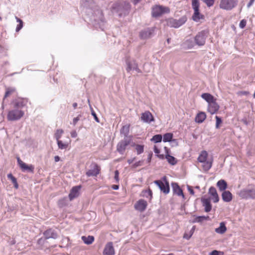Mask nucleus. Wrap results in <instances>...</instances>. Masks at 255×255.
<instances>
[{
    "label": "nucleus",
    "mask_w": 255,
    "mask_h": 255,
    "mask_svg": "<svg viewBox=\"0 0 255 255\" xmlns=\"http://www.w3.org/2000/svg\"><path fill=\"white\" fill-rule=\"evenodd\" d=\"M130 8L128 2L119 1L115 2L112 6V11L118 14L120 16L126 14Z\"/></svg>",
    "instance_id": "1"
},
{
    "label": "nucleus",
    "mask_w": 255,
    "mask_h": 255,
    "mask_svg": "<svg viewBox=\"0 0 255 255\" xmlns=\"http://www.w3.org/2000/svg\"><path fill=\"white\" fill-rule=\"evenodd\" d=\"M192 7L194 10L192 19L194 21L198 22L200 19L204 18V16L199 12L200 3L199 0H192Z\"/></svg>",
    "instance_id": "2"
},
{
    "label": "nucleus",
    "mask_w": 255,
    "mask_h": 255,
    "mask_svg": "<svg viewBox=\"0 0 255 255\" xmlns=\"http://www.w3.org/2000/svg\"><path fill=\"white\" fill-rule=\"evenodd\" d=\"M239 196L242 199H255V188L250 187L244 188L240 191Z\"/></svg>",
    "instance_id": "3"
},
{
    "label": "nucleus",
    "mask_w": 255,
    "mask_h": 255,
    "mask_svg": "<svg viewBox=\"0 0 255 255\" xmlns=\"http://www.w3.org/2000/svg\"><path fill=\"white\" fill-rule=\"evenodd\" d=\"M24 113L20 109H14L9 111L7 116V119L9 121L19 120L24 116Z\"/></svg>",
    "instance_id": "4"
},
{
    "label": "nucleus",
    "mask_w": 255,
    "mask_h": 255,
    "mask_svg": "<svg viewBox=\"0 0 255 255\" xmlns=\"http://www.w3.org/2000/svg\"><path fill=\"white\" fill-rule=\"evenodd\" d=\"M162 180H157L154 181V183L159 188L161 191L165 194H167L169 192L170 187L169 182L165 176L162 178Z\"/></svg>",
    "instance_id": "5"
},
{
    "label": "nucleus",
    "mask_w": 255,
    "mask_h": 255,
    "mask_svg": "<svg viewBox=\"0 0 255 255\" xmlns=\"http://www.w3.org/2000/svg\"><path fill=\"white\" fill-rule=\"evenodd\" d=\"M132 141V137H126L121 140L117 145V151L120 154H124L126 149Z\"/></svg>",
    "instance_id": "6"
},
{
    "label": "nucleus",
    "mask_w": 255,
    "mask_h": 255,
    "mask_svg": "<svg viewBox=\"0 0 255 255\" xmlns=\"http://www.w3.org/2000/svg\"><path fill=\"white\" fill-rule=\"evenodd\" d=\"M238 3V0H221L219 7L224 10H231L237 5Z\"/></svg>",
    "instance_id": "7"
},
{
    "label": "nucleus",
    "mask_w": 255,
    "mask_h": 255,
    "mask_svg": "<svg viewBox=\"0 0 255 255\" xmlns=\"http://www.w3.org/2000/svg\"><path fill=\"white\" fill-rule=\"evenodd\" d=\"M187 21L186 16L180 17L179 19H176L173 18H169L167 19V24L170 27L174 28H178L182 25Z\"/></svg>",
    "instance_id": "8"
},
{
    "label": "nucleus",
    "mask_w": 255,
    "mask_h": 255,
    "mask_svg": "<svg viewBox=\"0 0 255 255\" xmlns=\"http://www.w3.org/2000/svg\"><path fill=\"white\" fill-rule=\"evenodd\" d=\"M169 12L170 9L168 7L162 5H155L152 8V15L154 17H159L162 14L168 13Z\"/></svg>",
    "instance_id": "9"
},
{
    "label": "nucleus",
    "mask_w": 255,
    "mask_h": 255,
    "mask_svg": "<svg viewBox=\"0 0 255 255\" xmlns=\"http://www.w3.org/2000/svg\"><path fill=\"white\" fill-rule=\"evenodd\" d=\"M208 35V32L206 30H202L199 32L194 37V41L196 45L203 46L205 44L206 38Z\"/></svg>",
    "instance_id": "10"
},
{
    "label": "nucleus",
    "mask_w": 255,
    "mask_h": 255,
    "mask_svg": "<svg viewBox=\"0 0 255 255\" xmlns=\"http://www.w3.org/2000/svg\"><path fill=\"white\" fill-rule=\"evenodd\" d=\"M91 169L88 170L86 174L87 176H97L100 173V168L96 163H93L91 165Z\"/></svg>",
    "instance_id": "11"
},
{
    "label": "nucleus",
    "mask_w": 255,
    "mask_h": 255,
    "mask_svg": "<svg viewBox=\"0 0 255 255\" xmlns=\"http://www.w3.org/2000/svg\"><path fill=\"white\" fill-rule=\"evenodd\" d=\"M95 14H96V16L93 15V20L95 21L94 24L101 25L104 22V18L102 12L100 9H97Z\"/></svg>",
    "instance_id": "12"
},
{
    "label": "nucleus",
    "mask_w": 255,
    "mask_h": 255,
    "mask_svg": "<svg viewBox=\"0 0 255 255\" xmlns=\"http://www.w3.org/2000/svg\"><path fill=\"white\" fill-rule=\"evenodd\" d=\"M140 120L143 122L146 123H150L154 120L152 115L148 111H146L141 114Z\"/></svg>",
    "instance_id": "13"
},
{
    "label": "nucleus",
    "mask_w": 255,
    "mask_h": 255,
    "mask_svg": "<svg viewBox=\"0 0 255 255\" xmlns=\"http://www.w3.org/2000/svg\"><path fill=\"white\" fill-rule=\"evenodd\" d=\"M147 206V202L143 199H140L134 204V208L139 211L143 212Z\"/></svg>",
    "instance_id": "14"
},
{
    "label": "nucleus",
    "mask_w": 255,
    "mask_h": 255,
    "mask_svg": "<svg viewBox=\"0 0 255 255\" xmlns=\"http://www.w3.org/2000/svg\"><path fill=\"white\" fill-rule=\"evenodd\" d=\"M127 71L129 72L131 70H135L137 73L141 72L140 69L138 68L137 64L134 60L127 61Z\"/></svg>",
    "instance_id": "15"
},
{
    "label": "nucleus",
    "mask_w": 255,
    "mask_h": 255,
    "mask_svg": "<svg viewBox=\"0 0 255 255\" xmlns=\"http://www.w3.org/2000/svg\"><path fill=\"white\" fill-rule=\"evenodd\" d=\"M115 249L113 243L111 242H108L105 247L103 255H115Z\"/></svg>",
    "instance_id": "16"
},
{
    "label": "nucleus",
    "mask_w": 255,
    "mask_h": 255,
    "mask_svg": "<svg viewBox=\"0 0 255 255\" xmlns=\"http://www.w3.org/2000/svg\"><path fill=\"white\" fill-rule=\"evenodd\" d=\"M219 109V106L215 100L208 104V111L211 114L213 115L216 113Z\"/></svg>",
    "instance_id": "17"
},
{
    "label": "nucleus",
    "mask_w": 255,
    "mask_h": 255,
    "mask_svg": "<svg viewBox=\"0 0 255 255\" xmlns=\"http://www.w3.org/2000/svg\"><path fill=\"white\" fill-rule=\"evenodd\" d=\"M43 235L46 239L52 238L56 239L58 237L56 232L52 229H49L43 233Z\"/></svg>",
    "instance_id": "18"
},
{
    "label": "nucleus",
    "mask_w": 255,
    "mask_h": 255,
    "mask_svg": "<svg viewBox=\"0 0 255 255\" xmlns=\"http://www.w3.org/2000/svg\"><path fill=\"white\" fill-rule=\"evenodd\" d=\"M209 194L211 196L212 199L214 203H217L219 200V197L217 190L214 187H211L209 190Z\"/></svg>",
    "instance_id": "19"
},
{
    "label": "nucleus",
    "mask_w": 255,
    "mask_h": 255,
    "mask_svg": "<svg viewBox=\"0 0 255 255\" xmlns=\"http://www.w3.org/2000/svg\"><path fill=\"white\" fill-rule=\"evenodd\" d=\"M171 186L174 194H175L179 196H182L183 198L184 197L182 190L180 188L177 183H172Z\"/></svg>",
    "instance_id": "20"
},
{
    "label": "nucleus",
    "mask_w": 255,
    "mask_h": 255,
    "mask_svg": "<svg viewBox=\"0 0 255 255\" xmlns=\"http://www.w3.org/2000/svg\"><path fill=\"white\" fill-rule=\"evenodd\" d=\"M81 187L79 186H74L73 187L70 193L69 194V197L70 200H73L75 198L78 196L79 195V191Z\"/></svg>",
    "instance_id": "21"
},
{
    "label": "nucleus",
    "mask_w": 255,
    "mask_h": 255,
    "mask_svg": "<svg viewBox=\"0 0 255 255\" xmlns=\"http://www.w3.org/2000/svg\"><path fill=\"white\" fill-rule=\"evenodd\" d=\"M201 202L203 206L205 207V211L206 212H209L212 209L210 199L209 198H202Z\"/></svg>",
    "instance_id": "22"
},
{
    "label": "nucleus",
    "mask_w": 255,
    "mask_h": 255,
    "mask_svg": "<svg viewBox=\"0 0 255 255\" xmlns=\"http://www.w3.org/2000/svg\"><path fill=\"white\" fill-rule=\"evenodd\" d=\"M153 30L150 28H147L142 30L140 32V37L142 39H147L151 36Z\"/></svg>",
    "instance_id": "23"
},
{
    "label": "nucleus",
    "mask_w": 255,
    "mask_h": 255,
    "mask_svg": "<svg viewBox=\"0 0 255 255\" xmlns=\"http://www.w3.org/2000/svg\"><path fill=\"white\" fill-rule=\"evenodd\" d=\"M210 220V217L208 216H194V218L192 221V223H202L204 221Z\"/></svg>",
    "instance_id": "24"
},
{
    "label": "nucleus",
    "mask_w": 255,
    "mask_h": 255,
    "mask_svg": "<svg viewBox=\"0 0 255 255\" xmlns=\"http://www.w3.org/2000/svg\"><path fill=\"white\" fill-rule=\"evenodd\" d=\"M222 199L224 202H229L233 199V195L229 191H224L222 194Z\"/></svg>",
    "instance_id": "25"
},
{
    "label": "nucleus",
    "mask_w": 255,
    "mask_h": 255,
    "mask_svg": "<svg viewBox=\"0 0 255 255\" xmlns=\"http://www.w3.org/2000/svg\"><path fill=\"white\" fill-rule=\"evenodd\" d=\"M14 108L20 109L24 107L26 104V102L23 99H18L13 102Z\"/></svg>",
    "instance_id": "26"
},
{
    "label": "nucleus",
    "mask_w": 255,
    "mask_h": 255,
    "mask_svg": "<svg viewBox=\"0 0 255 255\" xmlns=\"http://www.w3.org/2000/svg\"><path fill=\"white\" fill-rule=\"evenodd\" d=\"M217 186L221 191H224L227 188V183L225 180L221 179L217 183Z\"/></svg>",
    "instance_id": "27"
},
{
    "label": "nucleus",
    "mask_w": 255,
    "mask_h": 255,
    "mask_svg": "<svg viewBox=\"0 0 255 255\" xmlns=\"http://www.w3.org/2000/svg\"><path fill=\"white\" fill-rule=\"evenodd\" d=\"M22 171H28L29 172L33 173L34 166L32 165H27L25 163L22 164V166L20 167Z\"/></svg>",
    "instance_id": "28"
},
{
    "label": "nucleus",
    "mask_w": 255,
    "mask_h": 255,
    "mask_svg": "<svg viewBox=\"0 0 255 255\" xmlns=\"http://www.w3.org/2000/svg\"><path fill=\"white\" fill-rule=\"evenodd\" d=\"M206 118V115L204 112H200L195 117V122L198 123H202Z\"/></svg>",
    "instance_id": "29"
},
{
    "label": "nucleus",
    "mask_w": 255,
    "mask_h": 255,
    "mask_svg": "<svg viewBox=\"0 0 255 255\" xmlns=\"http://www.w3.org/2000/svg\"><path fill=\"white\" fill-rule=\"evenodd\" d=\"M227 231V228L224 222H221L220 223V226L219 228L215 229V232L220 234H223Z\"/></svg>",
    "instance_id": "30"
},
{
    "label": "nucleus",
    "mask_w": 255,
    "mask_h": 255,
    "mask_svg": "<svg viewBox=\"0 0 255 255\" xmlns=\"http://www.w3.org/2000/svg\"><path fill=\"white\" fill-rule=\"evenodd\" d=\"M202 166L204 171H208L212 166V160H205V162H202Z\"/></svg>",
    "instance_id": "31"
},
{
    "label": "nucleus",
    "mask_w": 255,
    "mask_h": 255,
    "mask_svg": "<svg viewBox=\"0 0 255 255\" xmlns=\"http://www.w3.org/2000/svg\"><path fill=\"white\" fill-rule=\"evenodd\" d=\"M207 152L205 150H203L200 153L197 160L200 163H201L202 162H205V160H207Z\"/></svg>",
    "instance_id": "32"
},
{
    "label": "nucleus",
    "mask_w": 255,
    "mask_h": 255,
    "mask_svg": "<svg viewBox=\"0 0 255 255\" xmlns=\"http://www.w3.org/2000/svg\"><path fill=\"white\" fill-rule=\"evenodd\" d=\"M121 134H123L124 136V138L126 137H132L131 136L128 135L129 133V126H123L120 131Z\"/></svg>",
    "instance_id": "33"
},
{
    "label": "nucleus",
    "mask_w": 255,
    "mask_h": 255,
    "mask_svg": "<svg viewBox=\"0 0 255 255\" xmlns=\"http://www.w3.org/2000/svg\"><path fill=\"white\" fill-rule=\"evenodd\" d=\"M82 240L85 244L87 245H90L94 242V238L92 236H89L88 237L82 236Z\"/></svg>",
    "instance_id": "34"
},
{
    "label": "nucleus",
    "mask_w": 255,
    "mask_h": 255,
    "mask_svg": "<svg viewBox=\"0 0 255 255\" xmlns=\"http://www.w3.org/2000/svg\"><path fill=\"white\" fill-rule=\"evenodd\" d=\"M201 97L206 100L208 103V104L215 100L214 97L209 93L202 94Z\"/></svg>",
    "instance_id": "35"
},
{
    "label": "nucleus",
    "mask_w": 255,
    "mask_h": 255,
    "mask_svg": "<svg viewBox=\"0 0 255 255\" xmlns=\"http://www.w3.org/2000/svg\"><path fill=\"white\" fill-rule=\"evenodd\" d=\"M165 158L167 159L168 163L171 165H175L177 163V160L176 158L174 157L169 155L168 154L165 155Z\"/></svg>",
    "instance_id": "36"
},
{
    "label": "nucleus",
    "mask_w": 255,
    "mask_h": 255,
    "mask_svg": "<svg viewBox=\"0 0 255 255\" xmlns=\"http://www.w3.org/2000/svg\"><path fill=\"white\" fill-rule=\"evenodd\" d=\"M133 145H134L135 146V149L136 151L137 154L139 155L143 152V151H144V145H143L135 144L134 143Z\"/></svg>",
    "instance_id": "37"
},
{
    "label": "nucleus",
    "mask_w": 255,
    "mask_h": 255,
    "mask_svg": "<svg viewBox=\"0 0 255 255\" xmlns=\"http://www.w3.org/2000/svg\"><path fill=\"white\" fill-rule=\"evenodd\" d=\"M57 143L58 148L60 149H66L69 145V143L68 142H63L62 141L60 140L57 141Z\"/></svg>",
    "instance_id": "38"
},
{
    "label": "nucleus",
    "mask_w": 255,
    "mask_h": 255,
    "mask_svg": "<svg viewBox=\"0 0 255 255\" xmlns=\"http://www.w3.org/2000/svg\"><path fill=\"white\" fill-rule=\"evenodd\" d=\"M173 138V134L172 133H166L163 135V141L164 142H169L171 141Z\"/></svg>",
    "instance_id": "39"
},
{
    "label": "nucleus",
    "mask_w": 255,
    "mask_h": 255,
    "mask_svg": "<svg viewBox=\"0 0 255 255\" xmlns=\"http://www.w3.org/2000/svg\"><path fill=\"white\" fill-rule=\"evenodd\" d=\"M15 91V89L14 88H10V87L7 88L6 89V92L5 93L3 99V103L4 102L5 99L6 97H7L8 96H9L10 94H11L12 93L14 92Z\"/></svg>",
    "instance_id": "40"
},
{
    "label": "nucleus",
    "mask_w": 255,
    "mask_h": 255,
    "mask_svg": "<svg viewBox=\"0 0 255 255\" xmlns=\"http://www.w3.org/2000/svg\"><path fill=\"white\" fill-rule=\"evenodd\" d=\"M63 132H64V131L62 129H58L56 130V131L54 134V137L56 138L57 141L60 140V138H61Z\"/></svg>",
    "instance_id": "41"
},
{
    "label": "nucleus",
    "mask_w": 255,
    "mask_h": 255,
    "mask_svg": "<svg viewBox=\"0 0 255 255\" xmlns=\"http://www.w3.org/2000/svg\"><path fill=\"white\" fill-rule=\"evenodd\" d=\"M162 136L161 134H156L154 135L151 139V141H154L155 143L160 142L161 141Z\"/></svg>",
    "instance_id": "42"
},
{
    "label": "nucleus",
    "mask_w": 255,
    "mask_h": 255,
    "mask_svg": "<svg viewBox=\"0 0 255 255\" xmlns=\"http://www.w3.org/2000/svg\"><path fill=\"white\" fill-rule=\"evenodd\" d=\"M15 18L16 19L17 22H19V24L17 25L16 28V31H19L23 27V21L22 20L18 18L17 16H15Z\"/></svg>",
    "instance_id": "43"
},
{
    "label": "nucleus",
    "mask_w": 255,
    "mask_h": 255,
    "mask_svg": "<svg viewBox=\"0 0 255 255\" xmlns=\"http://www.w3.org/2000/svg\"><path fill=\"white\" fill-rule=\"evenodd\" d=\"M184 45L188 49H190L194 46V43L191 39H188L184 42Z\"/></svg>",
    "instance_id": "44"
},
{
    "label": "nucleus",
    "mask_w": 255,
    "mask_h": 255,
    "mask_svg": "<svg viewBox=\"0 0 255 255\" xmlns=\"http://www.w3.org/2000/svg\"><path fill=\"white\" fill-rule=\"evenodd\" d=\"M202 1H203L204 3H205L208 7H211L212 6L214 3H215V0H201Z\"/></svg>",
    "instance_id": "45"
},
{
    "label": "nucleus",
    "mask_w": 255,
    "mask_h": 255,
    "mask_svg": "<svg viewBox=\"0 0 255 255\" xmlns=\"http://www.w3.org/2000/svg\"><path fill=\"white\" fill-rule=\"evenodd\" d=\"M58 205L60 208L65 206L66 205V200L65 199H60L58 202Z\"/></svg>",
    "instance_id": "46"
},
{
    "label": "nucleus",
    "mask_w": 255,
    "mask_h": 255,
    "mask_svg": "<svg viewBox=\"0 0 255 255\" xmlns=\"http://www.w3.org/2000/svg\"><path fill=\"white\" fill-rule=\"evenodd\" d=\"M209 255H224V253L221 251L214 250L209 254Z\"/></svg>",
    "instance_id": "47"
},
{
    "label": "nucleus",
    "mask_w": 255,
    "mask_h": 255,
    "mask_svg": "<svg viewBox=\"0 0 255 255\" xmlns=\"http://www.w3.org/2000/svg\"><path fill=\"white\" fill-rule=\"evenodd\" d=\"M216 128H219V125L222 123V121L221 118L218 116H216Z\"/></svg>",
    "instance_id": "48"
},
{
    "label": "nucleus",
    "mask_w": 255,
    "mask_h": 255,
    "mask_svg": "<svg viewBox=\"0 0 255 255\" xmlns=\"http://www.w3.org/2000/svg\"><path fill=\"white\" fill-rule=\"evenodd\" d=\"M247 24V20L246 19H242L239 24V26L241 28L243 29L245 27Z\"/></svg>",
    "instance_id": "49"
},
{
    "label": "nucleus",
    "mask_w": 255,
    "mask_h": 255,
    "mask_svg": "<svg viewBox=\"0 0 255 255\" xmlns=\"http://www.w3.org/2000/svg\"><path fill=\"white\" fill-rule=\"evenodd\" d=\"M119 172L118 170H117L115 171L114 178L116 180V182H118L119 181Z\"/></svg>",
    "instance_id": "50"
},
{
    "label": "nucleus",
    "mask_w": 255,
    "mask_h": 255,
    "mask_svg": "<svg viewBox=\"0 0 255 255\" xmlns=\"http://www.w3.org/2000/svg\"><path fill=\"white\" fill-rule=\"evenodd\" d=\"M145 193L146 194L145 196L146 197H148V196H150V197H151L152 193V191L150 189L145 191Z\"/></svg>",
    "instance_id": "51"
},
{
    "label": "nucleus",
    "mask_w": 255,
    "mask_h": 255,
    "mask_svg": "<svg viewBox=\"0 0 255 255\" xmlns=\"http://www.w3.org/2000/svg\"><path fill=\"white\" fill-rule=\"evenodd\" d=\"M44 241H45V239H43L42 238H40L37 241V244L38 245H40V246H42L43 245Z\"/></svg>",
    "instance_id": "52"
},
{
    "label": "nucleus",
    "mask_w": 255,
    "mask_h": 255,
    "mask_svg": "<svg viewBox=\"0 0 255 255\" xmlns=\"http://www.w3.org/2000/svg\"><path fill=\"white\" fill-rule=\"evenodd\" d=\"M92 115L94 117V119L95 120V121L99 123L100 121H99V120L96 114L93 110L92 111Z\"/></svg>",
    "instance_id": "53"
},
{
    "label": "nucleus",
    "mask_w": 255,
    "mask_h": 255,
    "mask_svg": "<svg viewBox=\"0 0 255 255\" xmlns=\"http://www.w3.org/2000/svg\"><path fill=\"white\" fill-rule=\"evenodd\" d=\"M142 161H138L136 162H135V163H134L133 165H132V167H134V168H135L136 167H138L139 166H140L141 165V163H142Z\"/></svg>",
    "instance_id": "54"
},
{
    "label": "nucleus",
    "mask_w": 255,
    "mask_h": 255,
    "mask_svg": "<svg viewBox=\"0 0 255 255\" xmlns=\"http://www.w3.org/2000/svg\"><path fill=\"white\" fill-rule=\"evenodd\" d=\"M71 136L73 138H75L77 136V133L76 130H73L70 133Z\"/></svg>",
    "instance_id": "55"
},
{
    "label": "nucleus",
    "mask_w": 255,
    "mask_h": 255,
    "mask_svg": "<svg viewBox=\"0 0 255 255\" xmlns=\"http://www.w3.org/2000/svg\"><path fill=\"white\" fill-rule=\"evenodd\" d=\"M17 159V162H18V164L19 166V167H20L21 166H22V164H23L24 162H23L20 159L19 157H17L16 158Z\"/></svg>",
    "instance_id": "56"
},
{
    "label": "nucleus",
    "mask_w": 255,
    "mask_h": 255,
    "mask_svg": "<svg viewBox=\"0 0 255 255\" xmlns=\"http://www.w3.org/2000/svg\"><path fill=\"white\" fill-rule=\"evenodd\" d=\"M79 118L78 117L74 118L73 120V124L75 126L77 123L79 121Z\"/></svg>",
    "instance_id": "57"
},
{
    "label": "nucleus",
    "mask_w": 255,
    "mask_h": 255,
    "mask_svg": "<svg viewBox=\"0 0 255 255\" xmlns=\"http://www.w3.org/2000/svg\"><path fill=\"white\" fill-rule=\"evenodd\" d=\"M188 190L191 195L194 194V191L191 186H188Z\"/></svg>",
    "instance_id": "58"
},
{
    "label": "nucleus",
    "mask_w": 255,
    "mask_h": 255,
    "mask_svg": "<svg viewBox=\"0 0 255 255\" xmlns=\"http://www.w3.org/2000/svg\"><path fill=\"white\" fill-rule=\"evenodd\" d=\"M255 0H250L249 2L247 4V7L249 8L250 6H251L255 2Z\"/></svg>",
    "instance_id": "59"
},
{
    "label": "nucleus",
    "mask_w": 255,
    "mask_h": 255,
    "mask_svg": "<svg viewBox=\"0 0 255 255\" xmlns=\"http://www.w3.org/2000/svg\"><path fill=\"white\" fill-rule=\"evenodd\" d=\"M191 236H192L191 235H190V234L188 235V234L185 233L184 235L183 238L185 239H186L187 240H189L191 238Z\"/></svg>",
    "instance_id": "60"
},
{
    "label": "nucleus",
    "mask_w": 255,
    "mask_h": 255,
    "mask_svg": "<svg viewBox=\"0 0 255 255\" xmlns=\"http://www.w3.org/2000/svg\"><path fill=\"white\" fill-rule=\"evenodd\" d=\"M154 151L155 153L158 154L160 152V150L156 146H154Z\"/></svg>",
    "instance_id": "61"
},
{
    "label": "nucleus",
    "mask_w": 255,
    "mask_h": 255,
    "mask_svg": "<svg viewBox=\"0 0 255 255\" xmlns=\"http://www.w3.org/2000/svg\"><path fill=\"white\" fill-rule=\"evenodd\" d=\"M60 159V158L59 156L58 155H56L54 157V160H55V162H58Z\"/></svg>",
    "instance_id": "62"
},
{
    "label": "nucleus",
    "mask_w": 255,
    "mask_h": 255,
    "mask_svg": "<svg viewBox=\"0 0 255 255\" xmlns=\"http://www.w3.org/2000/svg\"><path fill=\"white\" fill-rule=\"evenodd\" d=\"M195 226H193L192 229H191L190 231V234L191 235V236L193 235L194 231H195Z\"/></svg>",
    "instance_id": "63"
},
{
    "label": "nucleus",
    "mask_w": 255,
    "mask_h": 255,
    "mask_svg": "<svg viewBox=\"0 0 255 255\" xmlns=\"http://www.w3.org/2000/svg\"><path fill=\"white\" fill-rule=\"evenodd\" d=\"M7 178L10 180H12L13 178H14V177L11 173H10L7 175Z\"/></svg>",
    "instance_id": "64"
}]
</instances>
